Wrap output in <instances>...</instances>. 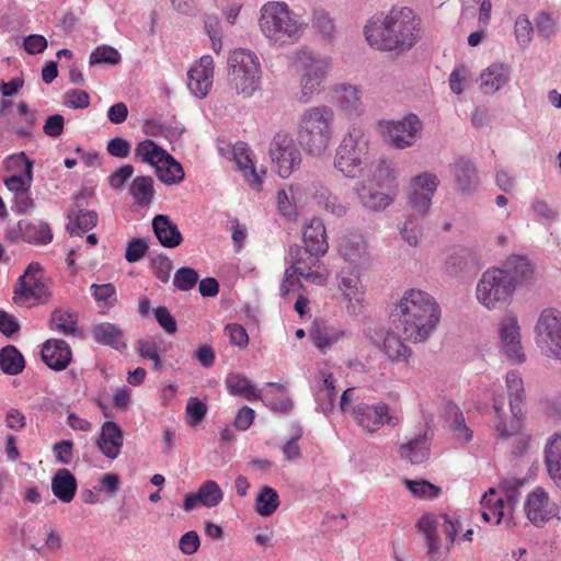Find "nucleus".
Listing matches in <instances>:
<instances>
[{
	"label": "nucleus",
	"mask_w": 561,
	"mask_h": 561,
	"mask_svg": "<svg viewBox=\"0 0 561 561\" xmlns=\"http://www.w3.org/2000/svg\"><path fill=\"white\" fill-rule=\"evenodd\" d=\"M480 270L477 255L467 248L455 250L445 261V271L454 277L474 275Z\"/></svg>",
	"instance_id": "412c9836"
},
{
	"label": "nucleus",
	"mask_w": 561,
	"mask_h": 561,
	"mask_svg": "<svg viewBox=\"0 0 561 561\" xmlns=\"http://www.w3.org/2000/svg\"><path fill=\"white\" fill-rule=\"evenodd\" d=\"M91 334L94 341L102 345L111 346L116 350L126 346L123 341V331L113 323L102 322L95 324L91 330Z\"/></svg>",
	"instance_id": "4c0bfd02"
},
{
	"label": "nucleus",
	"mask_w": 561,
	"mask_h": 561,
	"mask_svg": "<svg viewBox=\"0 0 561 561\" xmlns=\"http://www.w3.org/2000/svg\"><path fill=\"white\" fill-rule=\"evenodd\" d=\"M228 83L237 94L248 98L260 88V62L250 50L232 51L228 57Z\"/></svg>",
	"instance_id": "39448f33"
},
{
	"label": "nucleus",
	"mask_w": 561,
	"mask_h": 561,
	"mask_svg": "<svg viewBox=\"0 0 561 561\" xmlns=\"http://www.w3.org/2000/svg\"><path fill=\"white\" fill-rule=\"evenodd\" d=\"M168 151L158 146L153 140L146 139L140 141L135 148V157L139 158L141 162L156 167Z\"/></svg>",
	"instance_id": "09e8293b"
},
{
	"label": "nucleus",
	"mask_w": 561,
	"mask_h": 561,
	"mask_svg": "<svg viewBox=\"0 0 561 561\" xmlns=\"http://www.w3.org/2000/svg\"><path fill=\"white\" fill-rule=\"evenodd\" d=\"M431 201L432 195H430L428 193H422L411 188V192L409 194V204L414 210V214H425L431 206Z\"/></svg>",
	"instance_id": "774afa93"
},
{
	"label": "nucleus",
	"mask_w": 561,
	"mask_h": 561,
	"mask_svg": "<svg viewBox=\"0 0 561 561\" xmlns=\"http://www.w3.org/2000/svg\"><path fill=\"white\" fill-rule=\"evenodd\" d=\"M505 493V499L503 497H499L495 502H494V511H493V514L496 515V522L495 524H501L504 515H505V508L507 510V512L510 514H512V511L514 508V506L518 503V500H519V490L518 491H513V492H504Z\"/></svg>",
	"instance_id": "052dcab7"
},
{
	"label": "nucleus",
	"mask_w": 561,
	"mask_h": 561,
	"mask_svg": "<svg viewBox=\"0 0 561 561\" xmlns=\"http://www.w3.org/2000/svg\"><path fill=\"white\" fill-rule=\"evenodd\" d=\"M369 161L368 136L360 127L353 126L336 149L334 167L345 176L355 179L364 176Z\"/></svg>",
	"instance_id": "20e7f679"
},
{
	"label": "nucleus",
	"mask_w": 561,
	"mask_h": 561,
	"mask_svg": "<svg viewBox=\"0 0 561 561\" xmlns=\"http://www.w3.org/2000/svg\"><path fill=\"white\" fill-rule=\"evenodd\" d=\"M419 531H421L426 539L427 553L433 556L439 550L440 542L437 536V528L443 527L447 540L453 543L458 534L460 523L457 518L443 514L439 517L434 515H424L417 522Z\"/></svg>",
	"instance_id": "ddd939ff"
},
{
	"label": "nucleus",
	"mask_w": 561,
	"mask_h": 561,
	"mask_svg": "<svg viewBox=\"0 0 561 561\" xmlns=\"http://www.w3.org/2000/svg\"><path fill=\"white\" fill-rule=\"evenodd\" d=\"M186 422L190 426L199 424L207 413V405L197 398H190L186 404Z\"/></svg>",
	"instance_id": "680f3d73"
},
{
	"label": "nucleus",
	"mask_w": 561,
	"mask_h": 561,
	"mask_svg": "<svg viewBox=\"0 0 561 561\" xmlns=\"http://www.w3.org/2000/svg\"><path fill=\"white\" fill-rule=\"evenodd\" d=\"M438 183V178L435 174L424 172L413 179L411 188L422 193H428L433 196L437 190Z\"/></svg>",
	"instance_id": "e2e57ef3"
},
{
	"label": "nucleus",
	"mask_w": 561,
	"mask_h": 561,
	"mask_svg": "<svg viewBox=\"0 0 561 561\" xmlns=\"http://www.w3.org/2000/svg\"><path fill=\"white\" fill-rule=\"evenodd\" d=\"M394 329L412 343L426 341L436 329L440 309L434 298L420 289L404 293L391 312Z\"/></svg>",
	"instance_id": "f03ea898"
},
{
	"label": "nucleus",
	"mask_w": 561,
	"mask_h": 561,
	"mask_svg": "<svg viewBox=\"0 0 561 561\" xmlns=\"http://www.w3.org/2000/svg\"><path fill=\"white\" fill-rule=\"evenodd\" d=\"M51 491L61 502H71L77 491L76 477L66 468L58 469L51 479Z\"/></svg>",
	"instance_id": "f704fd0d"
},
{
	"label": "nucleus",
	"mask_w": 561,
	"mask_h": 561,
	"mask_svg": "<svg viewBox=\"0 0 561 561\" xmlns=\"http://www.w3.org/2000/svg\"><path fill=\"white\" fill-rule=\"evenodd\" d=\"M9 160L16 165L24 164V176L22 174H13L4 181L7 188L16 196L18 193L30 190L33 180V161L23 151L9 157Z\"/></svg>",
	"instance_id": "c85d7f7f"
},
{
	"label": "nucleus",
	"mask_w": 561,
	"mask_h": 561,
	"mask_svg": "<svg viewBox=\"0 0 561 561\" xmlns=\"http://www.w3.org/2000/svg\"><path fill=\"white\" fill-rule=\"evenodd\" d=\"M43 273L39 263L32 262L28 264L14 286V301L16 304L22 305L30 299L41 304L49 298L50 291L43 279Z\"/></svg>",
	"instance_id": "9d476101"
},
{
	"label": "nucleus",
	"mask_w": 561,
	"mask_h": 561,
	"mask_svg": "<svg viewBox=\"0 0 561 561\" xmlns=\"http://www.w3.org/2000/svg\"><path fill=\"white\" fill-rule=\"evenodd\" d=\"M260 12V27L267 38L280 45L298 38L299 25L285 2H267Z\"/></svg>",
	"instance_id": "0eeeda50"
},
{
	"label": "nucleus",
	"mask_w": 561,
	"mask_h": 561,
	"mask_svg": "<svg viewBox=\"0 0 561 561\" xmlns=\"http://www.w3.org/2000/svg\"><path fill=\"white\" fill-rule=\"evenodd\" d=\"M226 383L232 394L241 396L247 400L260 398L251 381L240 374H230L226 379Z\"/></svg>",
	"instance_id": "8fccbe9b"
},
{
	"label": "nucleus",
	"mask_w": 561,
	"mask_h": 561,
	"mask_svg": "<svg viewBox=\"0 0 561 561\" xmlns=\"http://www.w3.org/2000/svg\"><path fill=\"white\" fill-rule=\"evenodd\" d=\"M165 156L167 157L154 167L156 175L167 185L181 183L185 176L182 164L169 152Z\"/></svg>",
	"instance_id": "58836bf2"
},
{
	"label": "nucleus",
	"mask_w": 561,
	"mask_h": 561,
	"mask_svg": "<svg viewBox=\"0 0 561 561\" xmlns=\"http://www.w3.org/2000/svg\"><path fill=\"white\" fill-rule=\"evenodd\" d=\"M534 27L527 15L520 14L515 21V37L518 45L527 47L533 39Z\"/></svg>",
	"instance_id": "bf43d9fd"
},
{
	"label": "nucleus",
	"mask_w": 561,
	"mask_h": 561,
	"mask_svg": "<svg viewBox=\"0 0 561 561\" xmlns=\"http://www.w3.org/2000/svg\"><path fill=\"white\" fill-rule=\"evenodd\" d=\"M70 222L66 229L71 234L82 236L83 232L91 230L98 224V214L94 210H85L82 213H76L75 209H70L68 214Z\"/></svg>",
	"instance_id": "37998d69"
},
{
	"label": "nucleus",
	"mask_w": 561,
	"mask_h": 561,
	"mask_svg": "<svg viewBox=\"0 0 561 561\" xmlns=\"http://www.w3.org/2000/svg\"><path fill=\"white\" fill-rule=\"evenodd\" d=\"M214 59L209 55L201 57L199 64L191 68L187 72V87L190 91L198 99L208 94L213 84Z\"/></svg>",
	"instance_id": "a211bd4d"
},
{
	"label": "nucleus",
	"mask_w": 561,
	"mask_h": 561,
	"mask_svg": "<svg viewBox=\"0 0 561 561\" xmlns=\"http://www.w3.org/2000/svg\"><path fill=\"white\" fill-rule=\"evenodd\" d=\"M121 61V54L111 46H99L90 55L89 62L91 66L100 64L117 65Z\"/></svg>",
	"instance_id": "4d7b16f0"
},
{
	"label": "nucleus",
	"mask_w": 561,
	"mask_h": 561,
	"mask_svg": "<svg viewBox=\"0 0 561 561\" xmlns=\"http://www.w3.org/2000/svg\"><path fill=\"white\" fill-rule=\"evenodd\" d=\"M334 112L331 107L313 106L306 110L297 124V141L302 150L313 157H320L332 138Z\"/></svg>",
	"instance_id": "7ed1b4c3"
},
{
	"label": "nucleus",
	"mask_w": 561,
	"mask_h": 561,
	"mask_svg": "<svg viewBox=\"0 0 561 561\" xmlns=\"http://www.w3.org/2000/svg\"><path fill=\"white\" fill-rule=\"evenodd\" d=\"M506 388L508 393V403L511 417L510 421L504 419L503 404L494 400L493 409L497 417L495 424L499 435L503 438L517 435L523 426V405L525 399L524 382L518 371L512 370L506 375Z\"/></svg>",
	"instance_id": "423d86ee"
},
{
	"label": "nucleus",
	"mask_w": 561,
	"mask_h": 561,
	"mask_svg": "<svg viewBox=\"0 0 561 561\" xmlns=\"http://www.w3.org/2000/svg\"><path fill=\"white\" fill-rule=\"evenodd\" d=\"M504 276L513 282L514 289L518 285H526L534 279V266L526 256L513 254L497 267Z\"/></svg>",
	"instance_id": "b1692460"
},
{
	"label": "nucleus",
	"mask_w": 561,
	"mask_h": 561,
	"mask_svg": "<svg viewBox=\"0 0 561 561\" xmlns=\"http://www.w3.org/2000/svg\"><path fill=\"white\" fill-rule=\"evenodd\" d=\"M357 423L369 432H376L382 425L397 426L399 419L390 411L387 403L369 405L359 403L353 409Z\"/></svg>",
	"instance_id": "4468645a"
},
{
	"label": "nucleus",
	"mask_w": 561,
	"mask_h": 561,
	"mask_svg": "<svg viewBox=\"0 0 561 561\" xmlns=\"http://www.w3.org/2000/svg\"><path fill=\"white\" fill-rule=\"evenodd\" d=\"M49 327L65 335H75L77 333V320L75 316L61 309H55L51 312Z\"/></svg>",
	"instance_id": "3c124183"
},
{
	"label": "nucleus",
	"mask_w": 561,
	"mask_h": 561,
	"mask_svg": "<svg viewBox=\"0 0 561 561\" xmlns=\"http://www.w3.org/2000/svg\"><path fill=\"white\" fill-rule=\"evenodd\" d=\"M500 340L501 348L505 356L515 364H523L526 360V355L523 352L519 325L517 318L514 316H506L500 324Z\"/></svg>",
	"instance_id": "dca6fc26"
},
{
	"label": "nucleus",
	"mask_w": 561,
	"mask_h": 561,
	"mask_svg": "<svg viewBox=\"0 0 561 561\" xmlns=\"http://www.w3.org/2000/svg\"><path fill=\"white\" fill-rule=\"evenodd\" d=\"M356 192L362 205L371 211H380L386 209L393 201L387 192L377 190L374 184H365L364 182L356 185Z\"/></svg>",
	"instance_id": "473e14b6"
},
{
	"label": "nucleus",
	"mask_w": 561,
	"mask_h": 561,
	"mask_svg": "<svg viewBox=\"0 0 561 561\" xmlns=\"http://www.w3.org/2000/svg\"><path fill=\"white\" fill-rule=\"evenodd\" d=\"M148 243L145 239L137 238L133 239L127 243L126 251H125V259L129 263H135L141 260L147 250H148Z\"/></svg>",
	"instance_id": "69168bd1"
},
{
	"label": "nucleus",
	"mask_w": 561,
	"mask_h": 561,
	"mask_svg": "<svg viewBox=\"0 0 561 561\" xmlns=\"http://www.w3.org/2000/svg\"><path fill=\"white\" fill-rule=\"evenodd\" d=\"M199 275L192 267H180L173 277V285L175 288L182 291H188L196 286L198 283Z\"/></svg>",
	"instance_id": "6e6d98bb"
},
{
	"label": "nucleus",
	"mask_w": 561,
	"mask_h": 561,
	"mask_svg": "<svg viewBox=\"0 0 561 561\" xmlns=\"http://www.w3.org/2000/svg\"><path fill=\"white\" fill-rule=\"evenodd\" d=\"M232 153L238 168L244 172L247 181L252 186H260L262 181L255 170L252 159L250 158L247 145L241 141L237 142L233 146Z\"/></svg>",
	"instance_id": "ea45409f"
},
{
	"label": "nucleus",
	"mask_w": 561,
	"mask_h": 561,
	"mask_svg": "<svg viewBox=\"0 0 561 561\" xmlns=\"http://www.w3.org/2000/svg\"><path fill=\"white\" fill-rule=\"evenodd\" d=\"M310 194L314 203L327 213L335 217H343L347 213L348 207L342 204L339 197L321 182L314 181L311 183Z\"/></svg>",
	"instance_id": "a878e982"
},
{
	"label": "nucleus",
	"mask_w": 561,
	"mask_h": 561,
	"mask_svg": "<svg viewBox=\"0 0 561 561\" xmlns=\"http://www.w3.org/2000/svg\"><path fill=\"white\" fill-rule=\"evenodd\" d=\"M336 394L333 375L331 373L325 374L316 394L317 410L325 414L331 412L334 408Z\"/></svg>",
	"instance_id": "79ce46f5"
},
{
	"label": "nucleus",
	"mask_w": 561,
	"mask_h": 561,
	"mask_svg": "<svg viewBox=\"0 0 561 561\" xmlns=\"http://www.w3.org/2000/svg\"><path fill=\"white\" fill-rule=\"evenodd\" d=\"M480 88L485 94L499 91L508 81V68L502 64H493L480 76Z\"/></svg>",
	"instance_id": "c9c22d12"
},
{
	"label": "nucleus",
	"mask_w": 561,
	"mask_h": 561,
	"mask_svg": "<svg viewBox=\"0 0 561 561\" xmlns=\"http://www.w3.org/2000/svg\"><path fill=\"white\" fill-rule=\"evenodd\" d=\"M297 61L301 69V102H309L314 94L320 93L324 87L323 81L327 77L329 64L320 58H316L312 51L308 49L300 50L297 54Z\"/></svg>",
	"instance_id": "1a4fd4ad"
},
{
	"label": "nucleus",
	"mask_w": 561,
	"mask_h": 561,
	"mask_svg": "<svg viewBox=\"0 0 561 561\" xmlns=\"http://www.w3.org/2000/svg\"><path fill=\"white\" fill-rule=\"evenodd\" d=\"M72 358L69 344L64 340H48L42 348L43 362L53 370L60 371L67 368Z\"/></svg>",
	"instance_id": "4be33fe9"
},
{
	"label": "nucleus",
	"mask_w": 561,
	"mask_h": 561,
	"mask_svg": "<svg viewBox=\"0 0 561 561\" xmlns=\"http://www.w3.org/2000/svg\"><path fill=\"white\" fill-rule=\"evenodd\" d=\"M11 240L21 239L24 242L44 245L53 240L49 225L42 220H20L18 229L9 232Z\"/></svg>",
	"instance_id": "aec40b11"
},
{
	"label": "nucleus",
	"mask_w": 561,
	"mask_h": 561,
	"mask_svg": "<svg viewBox=\"0 0 561 561\" xmlns=\"http://www.w3.org/2000/svg\"><path fill=\"white\" fill-rule=\"evenodd\" d=\"M342 335V331H337L318 321L313 322L310 330V337L313 344L322 352L336 343Z\"/></svg>",
	"instance_id": "a19ab883"
},
{
	"label": "nucleus",
	"mask_w": 561,
	"mask_h": 561,
	"mask_svg": "<svg viewBox=\"0 0 561 561\" xmlns=\"http://www.w3.org/2000/svg\"><path fill=\"white\" fill-rule=\"evenodd\" d=\"M382 135L392 147L405 149L414 144L423 124L415 114H409L400 121H382L379 123Z\"/></svg>",
	"instance_id": "9b49d317"
},
{
	"label": "nucleus",
	"mask_w": 561,
	"mask_h": 561,
	"mask_svg": "<svg viewBox=\"0 0 561 561\" xmlns=\"http://www.w3.org/2000/svg\"><path fill=\"white\" fill-rule=\"evenodd\" d=\"M446 417L451 423V427L458 435H463L466 440L472 438V431L466 426L465 417L460 409L453 402H448L445 408Z\"/></svg>",
	"instance_id": "864d4df0"
},
{
	"label": "nucleus",
	"mask_w": 561,
	"mask_h": 561,
	"mask_svg": "<svg viewBox=\"0 0 561 561\" xmlns=\"http://www.w3.org/2000/svg\"><path fill=\"white\" fill-rule=\"evenodd\" d=\"M289 256L294 273H299V276L305 279H310L317 276V274L311 273L310 270L316 265L318 257L309 254L306 247L302 249L298 244L290 245Z\"/></svg>",
	"instance_id": "e433bc0d"
},
{
	"label": "nucleus",
	"mask_w": 561,
	"mask_h": 561,
	"mask_svg": "<svg viewBox=\"0 0 561 561\" xmlns=\"http://www.w3.org/2000/svg\"><path fill=\"white\" fill-rule=\"evenodd\" d=\"M359 179L367 180L371 184H376L378 188L389 190L396 180V170L392 161L380 159L377 163L369 161L368 168L364 172V176Z\"/></svg>",
	"instance_id": "7c9ffc66"
},
{
	"label": "nucleus",
	"mask_w": 561,
	"mask_h": 561,
	"mask_svg": "<svg viewBox=\"0 0 561 561\" xmlns=\"http://www.w3.org/2000/svg\"><path fill=\"white\" fill-rule=\"evenodd\" d=\"M340 252L344 260L357 266L369 263L367 243L362 234L350 233L344 237L340 245Z\"/></svg>",
	"instance_id": "bb28decb"
},
{
	"label": "nucleus",
	"mask_w": 561,
	"mask_h": 561,
	"mask_svg": "<svg viewBox=\"0 0 561 561\" xmlns=\"http://www.w3.org/2000/svg\"><path fill=\"white\" fill-rule=\"evenodd\" d=\"M25 366L21 352L13 345H7L0 350V368L7 375H18Z\"/></svg>",
	"instance_id": "49530a36"
},
{
	"label": "nucleus",
	"mask_w": 561,
	"mask_h": 561,
	"mask_svg": "<svg viewBox=\"0 0 561 561\" xmlns=\"http://www.w3.org/2000/svg\"><path fill=\"white\" fill-rule=\"evenodd\" d=\"M545 463L550 478L561 489V433L553 434L548 440Z\"/></svg>",
	"instance_id": "72a5a7b5"
},
{
	"label": "nucleus",
	"mask_w": 561,
	"mask_h": 561,
	"mask_svg": "<svg viewBox=\"0 0 561 561\" xmlns=\"http://www.w3.org/2000/svg\"><path fill=\"white\" fill-rule=\"evenodd\" d=\"M279 496L275 489L264 485L255 500V512L262 517H268L279 506Z\"/></svg>",
	"instance_id": "de8ad7c7"
},
{
	"label": "nucleus",
	"mask_w": 561,
	"mask_h": 561,
	"mask_svg": "<svg viewBox=\"0 0 561 561\" xmlns=\"http://www.w3.org/2000/svg\"><path fill=\"white\" fill-rule=\"evenodd\" d=\"M150 266L159 280L162 283H167L169 280L170 272L172 270V261L167 255L160 254L152 257Z\"/></svg>",
	"instance_id": "338daca9"
},
{
	"label": "nucleus",
	"mask_w": 561,
	"mask_h": 561,
	"mask_svg": "<svg viewBox=\"0 0 561 561\" xmlns=\"http://www.w3.org/2000/svg\"><path fill=\"white\" fill-rule=\"evenodd\" d=\"M91 294L99 305L112 307L117 301L116 289L112 283L92 284Z\"/></svg>",
	"instance_id": "13d9d810"
},
{
	"label": "nucleus",
	"mask_w": 561,
	"mask_h": 561,
	"mask_svg": "<svg viewBox=\"0 0 561 561\" xmlns=\"http://www.w3.org/2000/svg\"><path fill=\"white\" fill-rule=\"evenodd\" d=\"M408 490L417 497L432 500L439 495L440 488L432 484L426 480H404Z\"/></svg>",
	"instance_id": "5fc2aeb1"
},
{
	"label": "nucleus",
	"mask_w": 561,
	"mask_h": 561,
	"mask_svg": "<svg viewBox=\"0 0 561 561\" xmlns=\"http://www.w3.org/2000/svg\"><path fill=\"white\" fill-rule=\"evenodd\" d=\"M129 193L139 206H148L154 196L153 179L147 175L136 176L130 186Z\"/></svg>",
	"instance_id": "c03bdc74"
},
{
	"label": "nucleus",
	"mask_w": 561,
	"mask_h": 561,
	"mask_svg": "<svg viewBox=\"0 0 561 561\" xmlns=\"http://www.w3.org/2000/svg\"><path fill=\"white\" fill-rule=\"evenodd\" d=\"M430 445L427 433L419 434L399 447V455L412 465H421L430 458Z\"/></svg>",
	"instance_id": "2f4dec72"
},
{
	"label": "nucleus",
	"mask_w": 561,
	"mask_h": 561,
	"mask_svg": "<svg viewBox=\"0 0 561 561\" xmlns=\"http://www.w3.org/2000/svg\"><path fill=\"white\" fill-rule=\"evenodd\" d=\"M403 337L399 332L387 333L383 340V353L391 362H407L411 356L412 351L402 341Z\"/></svg>",
	"instance_id": "a18cd8bd"
},
{
	"label": "nucleus",
	"mask_w": 561,
	"mask_h": 561,
	"mask_svg": "<svg viewBox=\"0 0 561 561\" xmlns=\"http://www.w3.org/2000/svg\"><path fill=\"white\" fill-rule=\"evenodd\" d=\"M537 32L543 38H550L557 32L556 21L548 12H540L535 18Z\"/></svg>",
	"instance_id": "0e129e2a"
},
{
	"label": "nucleus",
	"mask_w": 561,
	"mask_h": 561,
	"mask_svg": "<svg viewBox=\"0 0 561 561\" xmlns=\"http://www.w3.org/2000/svg\"><path fill=\"white\" fill-rule=\"evenodd\" d=\"M199 503L206 507L217 506L224 499V492L216 481H205L197 491Z\"/></svg>",
	"instance_id": "603ef678"
},
{
	"label": "nucleus",
	"mask_w": 561,
	"mask_h": 561,
	"mask_svg": "<svg viewBox=\"0 0 561 561\" xmlns=\"http://www.w3.org/2000/svg\"><path fill=\"white\" fill-rule=\"evenodd\" d=\"M514 290L511 278L493 267L482 274L477 285V298L488 309H493L497 305L506 304Z\"/></svg>",
	"instance_id": "6e6552de"
},
{
	"label": "nucleus",
	"mask_w": 561,
	"mask_h": 561,
	"mask_svg": "<svg viewBox=\"0 0 561 561\" xmlns=\"http://www.w3.org/2000/svg\"><path fill=\"white\" fill-rule=\"evenodd\" d=\"M302 240L307 252L316 257L323 256L328 252L329 243L325 227L319 218H312L305 226Z\"/></svg>",
	"instance_id": "5701e85b"
},
{
	"label": "nucleus",
	"mask_w": 561,
	"mask_h": 561,
	"mask_svg": "<svg viewBox=\"0 0 561 561\" xmlns=\"http://www.w3.org/2000/svg\"><path fill=\"white\" fill-rule=\"evenodd\" d=\"M524 510L528 519L536 526H540L553 517L561 519L558 507L549 503L548 493L542 488H536L528 494Z\"/></svg>",
	"instance_id": "f3484780"
},
{
	"label": "nucleus",
	"mask_w": 561,
	"mask_h": 561,
	"mask_svg": "<svg viewBox=\"0 0 561 561\" xmlns=\"http://www.w3.org/2000/svg\"><path fill=\"white\" fill-rule=\"evenodd\" d=\"M96 445L107 458H117L123 446L122 428L115 422H105L102 426L101 435Z\"/></svg>",
	"instance_id": "cd10ccee"
},
{
	"label": "nucleus",
	"mask_w": 561,
	"mask_h": 561,
	"mask_svg": "<svg viewBox=\"0 0 561 561\" xmlns=\"http://www.w3.org/2000/svg\"><path fill=\"white\" fill-rule=\"evenodd\" d=\"M536 330L551 354L561 358V312L553 308L545 309L538 319Z\"/></svg>",
	"instance_id": "2eb2a0df"
},
{
	"label": "nucleus",
	"mask_w": 561,
	"mask_h": 561,
	"mask_svg": "<svg viewBox=\"0 0 561 561\" xmlns=\"http://www.w3.org/2000/svg\"><path fill=\"white\" fill-rule=\"evenodd\" d=\"M360 90L352 84H340L334 88V101L340 110L348 115L359 116L363 112Z\"/></svg>",
	"instance_id": "c756f323"
},
{
	"label": "nucleus",
	"mask_w": 561,
	"mask_h": 561,
	"mask_svg": "<svg viewBox=\"0 0 561 561\" xmlns=\"http://www.w3.org/2000/svg\"><path fill=\"white\" fill-rule=\"evenodd\" d=\"M152 230L160 244L164 248H176L183 241L181 231L168 215H156L152 219Z\"/></svg>",
	"instance_id": "393cba45"
},
{
	"label": "nucleus",
	"mask_w": 561,
	"mask_h": 561,
	"mask_svg": "<svg viewBox=\"0 0 561 561\" xmlns=\"http://www.w3.org/2000/svg\"><path fill=\"white\" fill-rule=\"evenodd\" d=\"M364 35L373 48L403 54L421 38L420 21L410 8H392L386 14L374 15L366 23Z\"/></svg>",
	"instance_id": "f257e3e1"
},
{
	"label": "nucleus",
	"mask_w": 561,
	"mask_h": 561,
	"mask_svg": "<svg viewBox=\"0 0 561 561\" xmlns=\"http://www.w3.org/2000/svg\"><path fill=\"white\" fill-rule=\"evenodd\" d=\"M270 157L280 178H288L301 163V153L288 134L277 133L270 146Z\"/></svg>",
	"instance_id": "f8f14e48"
},
{
	"label": "nucleus",
	"mask_w": 561,
	"mask_h": 561,
	"mask_svg": "<svg viewBox=\"0 0 561 561\" xmlns=\"http://www.w3.org/2000/svg\"><path fill=\"white\" fill-rule=\"evenodd\" d=\"M450 172L454 176L456 188L462 195L473 194L480 183L478 170L469 158L459 157L450 164Z\"/></svg>",
	"instance_id": "6ab92c4d"
}]
</instances>
